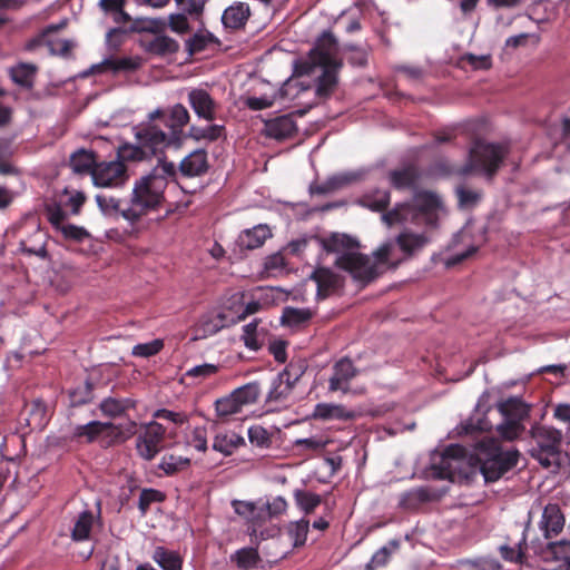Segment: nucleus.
Segmentation results:
<instances>
[{
    "label": "nucleus",
    "instance_id": "64",
    "mask_svg": "<svg viewBox=\"0 0 570 570\" xmlns=\"http://www.w3.org/2000/svg\"><path fill=\"white\" fill-rule=\"evenodd\" d=\"M58 232L67 239L82 240L88 237V233L85 228L67 223L61 225Z\"/></svg>",
    "mask_w": 570,
    "mask_h": 570
},
{
    "label": "nucleus",
    "instance_id": "6",
    "mask_svg": "<svg viewBox=\"0 0 570 570\" xmlns=\"http://www.w3.org/2000/svg\"><path fill=\"white\" fill-rule=\"evenodd\" d=\"M534 445L531 455L543 468L557 471L563 459L561 452L562 433L550 426H537L532 429Z\"/></svg>",
    "mask_w": 570,
    "mask_h": 570
},
{
    "label": "nucleus",
    "instance_id": "44",
    "mask_svg": "<svg viewBox=\"0 0 570 570\" xmlns=\"http://www.w3.org/2000/svg\"><path fill=\"white\" fill-rule=\"evenodd\" d=\"M544 558L567 563L568 559H570V541L561 540L548 543Z\"/></svg>",
    "mask_w": 570,
    "mask_h": 570
},
{
    "label": "nucleus",
    "instance_id": "36",
    "mask_svg": "<svg viewBox=\"0 0 570 570\" xmlns=\"http://www.w3.org/2000/svg\"><path fill=\"white\" fill-rule=\"evenodd\" d=\"M58 26H51L42 32L40 36V42L46 45L48 49L56 55H65L70 50V43L67 40L58 39L53 37V33L58 31Z\"/></svg>",
    "mask_w": 570,
    "mask_h": 570
},
{
    "label": "nucleus",
    "instance_id": "4",
    "mask_svg": "<svg viewBox=\"0 0 570 570\" xmlns=\"http://www.w3.org/2000/svg\"><path fill=\"white\" fill-rule=\"evenodd\" d=\"M337 42L332 33L324 32L309 51L308 57L295 65L297 76H313L317 79L316 95L326 98L337 83V71L342 63L337 56Z\"/></svg>",
    "mask_w": 570,
    "mask_h": 570
},
{
    "label": "nucleus",
    "instance_id": "55",
    "mask_svg": "<svg viewBox=\"0 0 570 570\" xmlns=\"http://www.w3.org/2000/svg\"><path fill=\"white\" fill-rule=\"evenodd\" d=\"M285 268V259L281 253H274L268 255L264 259L263 273L266 276H276L281 274Z\"/></svg>",
    "mask_w": 570,
    "mask_h": 570
},
{
    "label": "nucleus",
    "instance_id": "34",
    "mask_svg": "<svg viewBox=\"0 0 570 570\" xmlns=\"http://www.w3.org/2000/svg\"><path fill=\"white\" fill-rule=\"evenodd\" d=\"M417 170L413 166H406L390 173V183L396 189L412 187L417 179Z\"/></svg>",
    "mask_w": 570,
    "mask_h": 570
},
{
    "label": "nucleus",
    "instance_id": "45",
    "mask_svg": "<svg viewBox=\"0 0 570 570\" xmlns=\"http://www.w3.org/2000/svg\"><path fill=\"white\" fill-rule=\"evenodd\" d=\"M218 371V365L212 363H204L187 370L185 373V377L191 379L196 384H199L205 380L214 376Z\"/></svg>",
    "mask_w": 570,
    "mask_h": 570
},
{
    "label": "nucleus",
    "instance_id": "53",
    "mask_svg": "<svg viewBox=\"0 0 570 570\" xmlns=\"http://www.w3.org/2000/svg\"><path fill=\"white\" fill-rule=\"evenodd\" d=\"M311 316L308 309L287 307L282 315V322L288 326H296L309 320Z\"/></svg>",
    "mask_w": 570,
    "mask_h": 570
},
{
    "label": "nucleus",
    "instance_id": "40",
    "mask_svg": "<svg viewBox=\"0 0 570 570\" xmlns=\"http://www.w3.org/2000/svg\"><path fill=\"white\" fill-rule=\"evenodd\" d=\"M399 549V541L392 540L386 546L379 549L370 562L366 564V570H375L380 567H383L387 563L392 553H394Z\"/></svg>",
    "mask_w": 570,
    "mask_h": 570
},
{
    "label": "nucleus",
    "instance_id": "49",
    "mask_svg": "<svg viewBox=\"0 0 570 570\" xmlns=\"http://www.w3.org/2000/svg\"><path fill=\"white\" fill-rule=\"evenodd\" d=\"M309 522L302 519L289 523L288 535L295 547L303 546L307 539Z\"/></svg>",
    "mask_w": 570,
    "mask_h": 570
},
{
    "label": "nucleus",
    "instance_id": "41",
    "mask_svg": "<svg viewBox=\"0 0 570 570\" xmlns=\"http://www.w3.org/2000/svg\"><path fill=\"white\" fill-rule=\"evenodd\" d=\"M190 464V460L188 458L181 456V455H174V454H167L164 455L159 468L166 473V474H175L179 471L186 470Z\"/></svg>",
    "mask_w": 570,
    "mask_h": 570
},
{
    "label": "nucleus",
    "instance_id": "22",
    "mask_svg": "<svg viewBox=\"0 0 570 570\" xmlns=\"http://www.w3.org/2000/svg\"><path fill=\"white\" fill-rule=\"evenodd\" d=\"M272 237L268 225L258 224L253 228L245 229L238 237L239 245L247 249L261 247L267 238Z\"/></svg>",
    "mask_w": 570,
    "mask_h": 570
},
{
    "label": "nucleus",
    "instance_id": "62",
    "mask_svg": "<svg viewBox=\"0 0 570 570\" xmlns=\"http://www.w3.org/2000/svg\"><path fill=\"white\" fill-rule=\"evenodd\" d=\"M46 216L50 224L58 230L61 225H63L67 220V214L62 210V208L57 205H48L46 207Z\"/></svg>",
    "mask_w": 570,
    "mask_h": 570
},
{
    "label": "nucleus",
    "instance_id": "1",
    "mask_svg": "<svg viewBox=\"0 0 570 570\" xmlns=\"http://www.w3.org/2000/svg\"><path fill=\"white\" fill-rule=\"evenodd\" d=\"M189 112L176 104L170 109L158 108L149 112L147 120L134 128L138 145H126L120 156L129 160H142L148 155L161 153L166 147L181 144L183 128L189 122Z\"/></svg>",
    "mask_w": 570,
    "mask_h": 570
},
{
    "label": "nucleus",
    "instance_id": "25",
    "mask_svg": "<svg viewBox=\"0 0 570 570\" xmlns=\"http://www.w3.org/2000/svg\"><path fill=\"white\" fill-rule=\"evenodd\" d=\"M183 175L199 176L207 169V155L204 150H195L186 156L179 165Z\"/></svg>",
    "mask_w": 570,
    "mask_h": 570
},
{
    "label": "nucleus",
    "instance_id": "27",
    "mask_svg": "<svg viewBox=\"0 0 570 570\" xmlns=\"http://www.w3.org/2000/svg\"><path fill=\"white\" fill-rule=\"evenodd\" d=\"M191 22L195 21L191 20L185 12L170 13L168 16L167 22L160 19L153 21L157 29L165 30V28L168 26L173 32L178 35L188 33L191 30Z\"/></svg>",
    "mask_w": 570,
    "mask_h": 570
},
{
    "label": "nucleus",
    "instance_id": "18",
    "mask_svg": "<svg viewBox=\"0 0 570 570\" xmlns=\"http://www.w3.org/2000/svg\"><path fill=\"white\" fill-rule=\"evenodd\" d=\"M228 325L224 313H207L203 315L196 325V338L212 336Z\"/></svg>",
    "mask_w": 570,
    "mask_h": 570
},
{
    "label": "nucleus",
    "instance_id": "59",
    "mask_svg": "<svg viewBox=\"0 0 570 570\" xmlns=\"http://www.w3.org/2000/svg\"><path fill=\"white\" fill-rule=\"evenodd\" d=\"M223 131H224V127L220 125H208L204 128H196V127L191 128V135L198 140L199 139H206V140H210V141L216 140L223 135Z\"/></svg>",
    "mask_w": 570,
    "mask_h": 570
},
{
    "label": "nucleus",
    "instance_id": "29",
    "mask_svg": "<svg viewBox=\"0 0 570 570\" xmlns=\"http://www.w3.org/2000/svg\"><path fill=\"white\" fill-rule=\"evenodd\" d=\"M95 524V515L90 511H82L76 518L71 537L75 541H83L90 538L91 530Z\"/></svg>",
    "mask_w": 570,
    "mask_h": 570
},
{
    "label": "nucleus",
    "instance_id": "30",
    "mask_svg": "<svg viewBox=\"0 0 570 570\" xmlns=\"http://www.w3.org/2000/svg\"><path fill=\"white\" fill-rule=\"evenodd\" d=\"M12 81L21 87L31 88L37 73V67L32 63L20 62L9 70Z\"/></svg>",
    "mask_w": 570,
    "mask_h": 570
},
{
    "label": "nucleus",
    "instance_id": "61",
    "mask_svg": "<svg viewBox=\"0 0 570 570\" xmlns=\"http://www.w3.org/2000/svg\"><path fill=\"white\" fill-rule=\"evenodd\" d=\"M456 195L459 198V204L462 207H472L481 198L480 191L465 188L464 186H460L456 188Z\"/></svg>",
    "mask_w": 570,
    "mask_h": 570
},
{
    "label": "nucleus",
    "instance_id": "13",
    "mask_svg": "<svg viewBox=\"0 0 570 570\" xmlns=\"http://www.w3.org/2000/svg\"><path fill=\"white\" fill-rule=\"evenodd\" d=\"M303 371L294 365H288L283 372L276 375L267 394V402H284L291 395L294 385L298 381Z\"/></svg>",
    "mask_w": 570,
    "mask_h": 570
},
{
    "label": "nucleus",
    "instance_id": "28",
    "mask_svg": "<svg viewBox=\"0 0 570 570\" xmlns=\"http://www.w3.org/2000/svg\"><path fill=\"white\" fill-rule=\"evenodd\" d=\"M264 131L266 136L275 139H284L294 131V122L288 117H278L265 122Z\"/></svg>",
    "mask_w": 570,
    "mask_h": 570
},
{
    "label": "nucleus",
    "instance_id": "39",
    "mask_svg": "<svg viewBox=\"0 0 570 570\" xmlns=\"http://www.w3.org/2000/svg\"><path fill=\"white\" fill-rule=\"evenodd\" d=\"M294 499L296 505L306 514L312 513L322 502L321 495L305 490H295Z\"/></svg>",
    "mask_w": 570,
    "mask_h": 570
},
{
    "label": "nucleus",
    "instance_id": "5",
    "mask_svg": "<svg viewBox=\"0 0 570 570\" xmlns=\"http://www.w3.org/2000/svg\"><path fill=\"white\" fill-rule=\"evenodd\" d=\"M397 247L396 242L390 240L373 253V258L360 253H347L340 258L338 263L354 279L368 283L387 268L396 267L404 259L405 256L400 254Z\"/></svg>",
    "mask_w": 570,
    "mask_h": 570
},
{
    "label": "nucleus",
    "instance_id": "12",
    "mask_svg": "<svg viewBox=\"0 0 570 570\" xmlns=\"http://www.w3.org/2000/svg\"><path fill=\"white\" fill-rule=\"evenodd\" d=\"M166 429L158 422L147 423L137 438L136 448L141 458L151 460L161 449Z\"/></svg>",
    "mask_w": 570,
    "mask_h": 570
},
{
    "label": "nucleus",
    "instance_id": "2",
    "mask_svg": "<svg viewBox=\"0 0 570 570\" xmlns=\"http://www.w3.org/2000/svg\"><path fill=\"white\" fill-rule=\"evenodd\" d=\"M443 212L440 198L430 191H421L414 195L411 203L397 205L393 210L382 216L387 226L394 224L424 225L425 229L415 233L404 229L396 243L400 252L405 256H412L430 243L429 228H434L440 214Z\"/></svg>",
    "mask_w": 570,
    "mask_h": 570
},
{
    "label": "nucleus",
    "instance_id": "47",
    "mask_svg": "<svg viewBox=\"0 0 570 570\" xmlns=\"http://www.w3.org/2000/svg\"><path fill=\"white\" fill-rule=\"evenodd\" d=\"M179 46L176 40L168 36H157L150 43L149 50L156 55H169L178 50Z\"/></svg>",
    "mask_w": 570,
    "mask_h": 570
},
{
    "label": "nucleus",
    "instance_id": "20",
    "mask_svg": "<svg viewBox=\"0 0 570 570\" xmlns=\"http://www.w3.org/2000/svg\"><path fill=\"white\" fill-rule=\"evenodd\" d=\"M313 416L321 420L348 421L356 416V412L342 404L318 403L315 405Z\"/></svg>",
    "mask_w": 570,
    "mask_h": 570
},
{
    "label": "nucleus",
    "instance_id": "14",
    "mask_svg": "<svg viewBox=\"0 0 570 570\" xmlns=\"http://www.w3.org/2000/svg\"><path fill=\"white\" fill-rule=\"evenodd\" d=\"M357 374V370L352 361L342 358L333 366V373L328 380V390L331 392H342L343 394L351 393L350 382Z\"/></svg>",
    "mask_w": 570,
    "mask_h": 570
},
{
    "label": "nucleus",
    "instance_id": "10",
    "mask_svg": "<svg viewBox=\"0 0 570 570\" xmlns=\"http://www.w3.org/2000/svg\"><path fill=\"white\" fill-rule=\"evenodd\" d=\"M135 422H130L129 428L124 432L119 426L110 422L91 421L83 425H77L73 435L92 442L99 438L110 439L111 442H121L135 433Z\"/></svg>",
    "mask_w": 570,
    "mask_h": 570
},
{
    "label": "nucleus",
    "instance_id": "15",
    "mask_svg": "<svg viewBox=\"0 0 570 570\" xmlns=\"http://www.w3.org/2000/svg\"><path fill=\"white\" fill-rule=\"evenodd\" d=\"M460 452L459 446H450L444 453L435 456L432 464V475L439 479L453 480L460 464L456 458Z\"/></svg>",
    "mask_w": 570,
    "mask_h": 570
},
{
    "label": "nucleus",
    "instance_id": "56",
    "mask_svg": "<svg viewBox=\"0 0 570 570\" xmlns=\"http://www.w3.org/2000/svg\"><path fill=\"white\" fill-rule=\"evenodd\" d=\"M164 347L160 338L153 340L147 343H140L132 347L131 354L138 357H149L159 353Z\"/></svg>",
    "mask_w": 570,
    "mask_h": 570
},
{
    "label": "nucleus",
    "instance_id": "32",
    "mask_svg": "<svg viewBox=\"0 0 570 570\" xmlns=\"http://www.w3.org/2000/svg\"><path fill=\"white\" fill-rule=\"evenodd\" d=\"M135 406V401L131 399H116L106 397L101 401L99 409L104 415L109 417H117L125 414L129 409Z\"/></svg>",
    "mask_w": 570,
    "mask_h": 570
},
{
    "label": "nucleus",
    "instance_id": "57",
    "mask_svg": "<svg viewBox=\"0 0 570 570\" xmlns=\"http://www.w3.org/2000/svg\"><path fill=\"white\" fill-rule=\"evenodd\" d=\"M258 322L254 320L253 322L246 324L243 327V341L246 347L257 351L261 347V343L258 341L257 334Z\"/></svg>",
    "mask_w": 570,
    "mask_h": 570
},
{
    "label": "nucleus",
    "instance_id": "11",
    "mask_svg": "<svg viewBox=\"0 0 570 570\" xmlns=\"http://www.w3.org/2000/svg\"><path fill=\"white\" fill-rule=\"evenodd\" d=\"M128 178L126 165L120 160L99 163L92 169V180L99 187H118Z\"/></svg>",
    "mask_w": 570,
    "mask_h": 570
},
{
    "label": "nucleus",
    "instance_id": "35",
    "mask_svg": "<svg viewBox=\"0 0 570 570\" xmlns=\"http://www.w3.org/2000/svg\"><path fill=\"white\" fill-rule=\"evenodd\" d=\"M139 62L137 60L130 58H109L105 59L102 62L92 66L94 72H104V71H112L117 72L119 70H135L138 68Z\"/></svg>",
    "mask_w": 570,
    "mask_h": 570
},
{
    "label": "nucleus",
    "instance_id": "43",
    "mask_svg": "<svg viewBox=\"0 0 570 570\" xmlns=\"http://www.w3.org/2000/svg\"><path fill=\"white\" fill-rule=\"evenodd\" d=\"M213 41L214 36L209 31L200 28L193 35V37L186 40L185 46L189 53H195L207 48V46Z\"/></svg>",
    "mask_w": 570,
    "mask_h": 570
},
{
    "label": "nucleus",
    "instance_id": "19",
    "mask_svg": "<svg viewBox=\"0 0 570 570\" xmlns=\"http://www.w3.org/2000/svg\"><path fill=\"white\" fill-rule=\"evenodd\" d=\"M498 411L504 419L522 423L529 416L530 405L519 397H509L498 403Z\"/></svg>",
    "mask_w": 570,
    "mask_h": 570
},
{
    "label": "nucleus",
    "instance_id": "51",
    "mask_svg": "<svg viewBox=\"0 0 570 570\" xmlns=\"http://www.w3.org/2000/svg\"><path fill=\"white\" fill-rule=\"evenodd\" d=\"M31 429H42L46 425V407L37 401L29 406V416L26 419Z\"/></svg>",
    "mask_w": 570,
    "mask_h": 570
},
{
    "label": "nucleus",
    "instance_id": "60",
    "mask_svg": "<svg viewBox=\"0 0 570 570\" xmlns=\"http://www.w3.org/2000/svg\"><path fill=\"white\" fill-rule=\"evenodd\" d=\"M183 11L185 12L191 20L199 22L203 26V11H204V1L203 0H187L183 2Z\"/></svg>",
    "mask_w": 570,
    "mask_h": 570
},
{
    "label": "nucleus",
    "instance_id": "26",
    "mask_svg": "<svg viewBox=\"0 0 570 570\" xmlns=\"http://www.w3.org/2000/svg\"><path fill=\"white\" fill-rule=\"evenodd\" d=\"M323 244L326 250L340 253V256L336 258V265L342 269L344 268L338 263L340 258L347 253H357L355 250L357 245L355 240L343 234H333L331 237L324 239Z\"/></svg>",
    "mask_w": 570,
    "mask_h": 570
},
{
    "label": "nucleus",
    "instance_id": "42",
    "mask_svg": "<svg viewBox=\"0 0 570 570\" xmlns=\"http://www.w3.org/2000/svg\"><path fill=\"white\" fill-rule=\"evenodd\" d=\"M390 203V194L386 190L376 189L372 193L365 194L361 198V204L372 210H382Z\"/></svg>",
    "mask_w": 570,
    "mask_h": 570
},
{
    "label": "nucleus",
    "instance_id": "46",
    "mask_svg": "<svg viewBox=\"0 0 570 570\" xmlns=\"http://www.w3.org/2000/svg\"><path fill=\"white\" fill-rule=\"evenodd\" d=\"M431 498L430 492L424 488L413 489L401 495L400 504L406 509H413L420 503L429 501Z\"/></svg>",
    "mask_w": 570,
    "mask_h": 570
},
{
    "label": "nucleus",
    "instance_id": "63",
    "mask_svg": "<svg viewBox=\"0 0 570 570\" xmlns=\"http://www.w3.org/2000/svg\"><path fill=\"white\" fill-rule=\"evenodd\" d=\"M529 41L537 46L540 41V37L533 33H520L517 36H512L505 40V47L513 49L518 47H524L528 45Z\"/></svg>",
    "mask_w": 570,
    "mask_h": 570
},
{
    "label": "nucleus",
    "instance_id": "58",
    "mask_svg": "<svg viewBox=\"0 0 570 570\" xmlns=\"http://www.w3.org/2000/svg\"><path fill=\"white\" fill-rule=\"evenodd\" d=\"M459 570H501V566L495 559L483 558L462 562Z\"/></svg>",
    "mask_w": 570,
    "mask_h": 570
},
{
    "label": "nucleus",
    "instance_id": "38",
    "mask_svg": "<svg viewBox=\"0 0 570 570\" xmlns=\"http://www.w3.org/2000/svg\"><path fill=\"white\" fill-rule=\"evenodd\" d=\"M153 559L164 570H180V558L173 551H168L163 547H157L154 551Z\"/></svg>",
    "mask_w": 570,
    "mask_h": 570
},
{
    "label": "nucleus",
    "instance_id": "54",
    "mask_svg": "<svg viewBox=\"0 0 570 570\" xmlns=\"http://www.w3.org/2000/svg\"><path fill=\"white\" fill-rule=\"evenodd\" d=\"M233 559L236 561L237 566L244 570L254 568L259 560L257 551L253 548L238 550Z\"/></svg>",
    "mask_w": 570,
    "mask_h": 570
},
{
    "label": "nucleus",
    "instance_id": "31",
    "mask_svg": "<svg viewBox=\"0 0 570 570\" xmlns=\"http://www.w3.org/2000/svg\"><path fill=\"white\" fill-rule=\"evenodd\" d=\"M311 278L316 283L317 296L324 298L336 286V275L328 268L315 269Z\"/></svg>",
    "mask_w": 570,
    "mask_h": 570
},
{
    "label": "nucleus",
    "instance_id": "52",
    "mask_svg": "<svg viewBox=\"0 0 570 570\" xmlns=\"http://www.w3.org/2000/svg\"><path fill=\"white\" fill-rule=\"evenodd\" d=\"M524 426L522 423L517 422L515 420L504 419V422L498 425L497 431L500 436L507 441H513L521 435Z\"/></svg>",
    "mask_w": 570,
    "mask_h": 570
},
{
    "label": "nucleus",
    "instance_id": "9",
    "mask_svg": "<svg viewBox=\"0 0 570 570\" xmlns=\"http://www.w3.org/2000/svg\"><path fill=\"white\" fill-rule=\"evenodd\" d=\"M259 395L261 387L255 382L235 389L228 395L215 401L216 415L220 419H228L239 414L246 406L255 404Z\"/></svg>",
    "mask_w": 570,
    "mask_h": 570
},
{
    "label": "nucleus",
    "instance_id": "23",
    "mask_svg": "<svg viewBox=\"0 0 570 570\" xmlns=\"http://www.w3.org/2000/svg\"><path fill=\"white\" fill-rule=\"evenodd\" d=\"M249 14V6L246 2H235L225 9L222 21L227 28L238 29L245 24Z\"/></svg>",
    "mask_w": 570,
    "mask_h": 570
},
{
    "label": "nucleus",
    "instance_id": "48",
    "mask_svg": "<svg viewBox=\"0 0 570 570\" xmlns=\"http://www.w3.org/2000/svg\"><path fill=\"white\" fill-rule=\"evenodd\" d=\"M248 440L254 446L267 449L272 444V434L262 425H252L248 429Z\"/></svg>",
    "mask_w": 570,
    "mask_h": 570
},
{
    "label": "nucleus",
    "instance_id": "8",
    "mask_svg": "<svg viewBox=\"0 0 570 570\" xmlns=\"http://www.w3.org/2000/svg\"><path fill=\"white\" fill-rule=\"evenodd\" d=\"M507 146L476 141L470 150L469 160L461 169L462 175L476 173L491 178L507 156Z\"/></svg>",
    "mask_w": 570,
    "mask_h": 570
},
{
    "label": "nucleus",
    "instance_id": "16",
    "mask_svg": "<svg viewBox=\"0 0 570 570\" xmlns=\"http://www.w3.org/2000/svg\"><path fill=\"white\" fill-rule=\"evenodd\" d=\"M188 102L198 117L209 121L215 119L217 104L206 90H190L188 94Z\"/></svg>",
    "mask_w": 570,
    "mask_h": 570
},
{
    "label": "nucleus",
    "instance_id": "21",
    "mask_svg": "<svg viewBox=\"0 0 570 570\" xmlns=\"http://www.w3.org/2000/svg\"><path fill=\"white\" fill-rule=\"evenodd\" d=\"M361 178L358 173L354 171H344L335 174L328 177L322 184L315 186L314 191L317 194H331L336 190H340L351 184L357 181Z\"/></svg>",
    "mask_w": 570,
    "mask_h": 570
},
{
    "label": "nucleus",
    "instance_id": "17",
    "mask_svg": "<svg viewBox=\"0 0 570 570\" xmlns=\"http://www.w3.org/2000/svg\"><path fill=\"white\" fill-rule=\"evenodd\" d=\"M564 527V515L557 503H549L542 512L540 528L546 538L559 534Z\"/></svg>",
    "mask_w": 570,
    "mask_h": 570
},
{
    "label": "nucleus",
    "instance_id": "50",
    "mask_svg": "<svg viewBox=\"0 0 570 570\" xmlns=\"http://www.w3.org/2000/svg\"><path fill=\"white\" fill-rule=\"evenodd\" d=\"M232 505L235 513H237L239 517L244 518L248 522L256 523L259 517V511L254 502L234 500Z\"/></svg>",
    "mask_w": 570,
    "mask_h": 570
},
{
    "label": "nucleus",
    "instance_id": "7",
    "mask_svg": "<svg viewBox=\"0 0 570 570\" xmlns=\"http://www.w3.org/2000/svg\"><path fill=\"white\" fill-rule=\"evenodd\" d=\"M478 455L481 462V472L487 482L499 480L517 465L519 459L517 450L502 451L495 440L482 442Z\"/></svg>",
    "mask_w": 570,
    "mask_h": 570
},
{
    "label": "nucleus",
    "instance_id": "33",
    "mask_svg": "<svg viewBox=\"0 0 570 570\" xmlns=\"http://www.w3.org/2000/svg\"><path fill=\"white\" fill-rule=\"evenodd\" d=\"M95 154L91 150L79 149L70 157V167L75 173H91L96 166Z\"/></svg>",
    "mask_w": 570,
    "mask_h": 570
},
{
    "label": "nucleus",
    "instance_id": "24",
    "mask_svg": "<svg viewBox=\"0 0 570 570\" xmlns=\"http://www.w3.org/2000/svg\"><path fill=\"white\" fill-rule=\"evenodd\" d=\"M243 445H245V439L234 431H225L216 434L213 442V449L224 455L233 454Z\"/></svg>",
    "mask_w": 570,
    "mask_h": 570
},
{
    "label": "nucleus",
    "instance_id": "3",
    "mask_svg": "<svg viewBox=\"0 0 570 570\" xmlns=\"http://www.w3.org/2000/svg\"><path fill=\"white\" fill-rule=\"evenodd\" d=\"M175 174V164L160 159L151 171L137 178L126 203L124 219L135 224L142 217L157 212L165 203V190Z\"/></svg>",
    "mask_w": 570,
    "mask_h": 570
},
{
    "label": "nucleus",
    "instance_id": "37",
    "mask_svg": "<svg viewBox=\"0 0 570 570\" xmlns=\"http://www.w3.org/2000/svg\"><path fill=\"white\" fill-rule=\"evenodd\" d=\"M96 202L104 215L111 217L121 216L124 218L126 203L124 204L119 199L105 194L97 195Z\"/></svg>",
    "mask_w": 570,
    "mask_h": 570
}]
</instances>
